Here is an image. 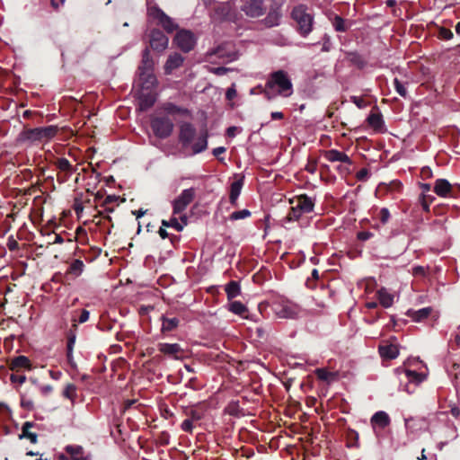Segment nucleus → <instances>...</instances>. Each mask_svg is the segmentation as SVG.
Segmentation results:
<instances>
[{
	"instance_id": "ea45409f",
	"label": "nucleus",
	"mask_w": 460,
	"mask_h": 460,
	"mask_svg": "<svg viewBox=\"0 0 460 460\" xmlns=\"http://www.w3.org/2000/svg\"><path fill=\"white\" fill-rule=\"evenodd\" d=\"M296 308L291 305H283L282 308L278 312V315L280 318H296L297 315Z\"/></svg>"
},
{
	"instance_id": "09e8293b",
	"label": "nucleus",
	"mask_w": 460,
	"mask_h": 460,
	"mask_svg": "<svg viewBox=\"0 0 460 460\" xmlns=\"http://www.w3.org/2000/svg\"><path fill=\"white\" fill-rule=\"evenodd\" d=\"M435 198L431 195L421 194L420 197V205L425 212H429V206Z\"/></svg>"
},
{
	"instance_id": "72a5a7b5",
	"label": "nucleus",
	"mask_w": 460,
	"mask_h": 460,
	"mask_svg": "<svg viewBox=\"0 0 460 460\" xmlns=\"http://www.w3.org/2000/svg\"><path fill=\"white\" fill-rule=\"evenodd\" d=\"M431 312H432L431 307H424V308H421L417 311L410 310L407 314L409 316H411L413 319V321L421 322L424 319L428 318L429 316V314H431Z\"/></svg>"
},
{
	"instance_id": "393cba45",
	"label": "nucleus",
	"mask_w": 460,
	"mask_h": 460,
	"mask_svg": "<svg viewBox=\"0 0 460 460\" xmlns=\"http://www.w3.org/2000/svg\"><path fill=\"white\" fill-rule=\"evenodd\" d=\"M243 185V178L236 180L231 183L229 201L233 206H236V201L241 193Z\"/></svg>"
},
{
	"instance_id": "6e6552de",
	"label": "nucleus",
	"mask_w": 460,
	"mask_h": 460,
	"mask_svg": "<svg viewBox=\"0 0 460 460\" xmlns=\"http://www.w3.org/2000/svg\"><path fill=\"white\" fill-rule=\"evenodd\" d=\"M173 42L181 51L189 53L196 45V38L190 31L181 30L176 33Z\"/></svg>"
},
{
	"instance_id": "3c124183",
	"label": "nucleus",
	"mask_w": 460,
	"mask_h": 460,
	"mask_svg": "<svg viewBox=\"0 0 460 460\" xmlns=\"http://www.w3.org/2000/svg\"><path fill=\"white\" fill-rule=\"evenodd\" d=\"M394 85L395 91L398 93V94L403 98H406L407 90L404 87V85L399 81V79L394 78Z\"/></svg>"
},
{
	"instance_id": "0e129e2a",
	"label": "nucleus",
	"mask_w": 460,
	"mask_h": 460,
	"mask_svg": "<svg viewBox=\"0 0 460 460\" xmlns=\"http://www.w3.org/2000/svg\"><path fill=\"white\" fill-rule=\"evenodd\" d=\"M368 170L367 168H362L357 172L356 177L358 181H364L368 178Z\"/></svg>"
},
{
	"instance_id": "a211bd4d",
	"label": "nucleus",
	"mask_w": 460,
	"mask_h": 460,
	"mask_svg": "<svg viewBox=\"0 0 460 460\" xmlns=\"http://www.w3.org/2000/svg\"><path fill=\"white\" fill-rule=\"evenodd\" d=\"M183 61L184 58L177 52L169 55L164 66V74L171 75L173 70L182 66Z\"/></svg>"
},
{
	"instance_id": "a19ab883",
	"label": "nucleus",
	"mask_w": 460,
	"mask_h": 460,
	"mask_svg": "<svg viewBox=\"0 0 460 460\" xmlns=\"http://www.w3.org/2000/svg\"><path fill=\"white\" fill-rule=\"evenodd\" d=\"M229 311L237 315H243L244 313L248 312V309L242 302L233 301L229 304Z\"/></svg>"
},
{
	"instance_id": "a18cd8bd",
	"label": "nucleus",
	"mask_w": 460,
	"mask_h": 460,
	"mask_svg": "<svg viewBox=\"0 0 460 460\" xmlns=\"http://www.w3.org/2000/svg\"><path fill=\"white\" fill-rule=\"evenodd\" d=\"M26 376L23 372H12L10 375V381L13 385H18L22 386V385L26 381Z\"/></svg>"
},
{
	"instance_id": "a878e982",
	"label": "nucleus",
	"mask_w": 460,
	"mask_h": 460,
	"mask_svg": "<svg viewBox=\"0 0 460 460\" xmlns=\"http://www.w3.org/2000/svg\"><path fill=\"white\" fill-rule=\"evenodd\" d=\"M51 164L59 172H75V166H73L71 163L65 157H57L51 162Z\"/></svg>"
},
{
	"instance_id": "e433bc0d",
	"label": "nucleus",
	"mask_w": 460,
	"mask_h": 460,
	"mask_svg": "<svg viewBox=\"0 0 460 460\" xmlns=\"http://www.w3.org/2000/svg\"><path fill=\"white\" fill-rule=\"evenodd\" d=\"M84 264L83 261L76 259L71 262V264L68 267L66 273L73 275L74 277H77V276L81 275V273L84 270Z\"/></svg>"
},
{
	"instance_id": "680f3d73",
	"label": "nucleus",
	"mask_w": 460,
	"mask_h": 460,
	"mask_svg": "<svg viewBox=\"0 0 460 460\" xmlns=\"http://www.w3.org/2000/svg\"><path fill=\"white\" fill-rule=\"evenodd\" d=\"M7 247L10 251H16L19 249V243L13 238V235L8 237Z\"/></svg>"
},
{
	"instance_id": "e2e57ef3",
	"label": "nucleus",
	"mask_w": 460,
	"mask_h": 460,
	"mask_svg": "<svg viewBox=\"0 0 460 460\" xmlns=\"http://www.w3.org/2000/svg\"><path fill=\"white\" fill-rule=\"evenodd\" d=\"M305 170L310 173H314L317 170V162L314 159H309L305 165Z\"/></svg>"
},
{
	"instance_id": "5fc2aeb1",
	"label": "nucleus",
	"mask_w": 460,
	"mask_h": 460,
	"mask_svg": "<svg viewBox=\"0 0 460 460\" xmlns=\"http://www.w3.org/2000/svg\"><path fill=\"white\" fill-rule=\"evenodd\" d=\"M193 421L194 420L190 418L184 420L181 425V429L185 432L192 433L194 429Z\"/></svg>"
},
{
	"instance_id": "4be33fe9",
	"label": "nucleus",
	"mask_w": 460,
	"mask_h": 460,
	"mask_svg": "<svg viewBox=\"0 0 460 460\" xmlns=\"http://www.w3.org/2000/svg\"><path fill=\"white\" fill-rule=\"evenodd\" d=\"M208 134L207 129H203L199 132L196 142L191 146L194 155L199 154L208 148Z\"/></svg>"
},
{
	"instance_id": "ddd939ff",
	"label": "nucleus",
	"mask_w": 460,
	"mask_h": 460,
	"mask_svg": "<svg viewBox=\"0 0 460 460\" xmlns=\"http://www.w3.org/2000/svg\"><path fill=\"white\" fill-rule=\"evenodd\" d=\"M66 454L59 455V460H88L83 447L78 445H67L65 447Z\"/></svg>"
},
{
	"instance_id": "774afa93",
	"label": "nucleus",
	"mask_w": 460,
	"mask_h": 460,
	"mask_svg": "<svg viewBox=\"0 0 460 460\" xmlns=\"http://www.w3.org/2000/svg\"><path fill=\"white\" fill-rule=\"evenodd\" d=\"M89 315H90L89 311H87L86 309H83L80 313L78 322L80 323H84L87 322L89 320Z\"/></svg>"
},
{
	"instance_id": "58836bf2",
	"label": "nucleus",
	"mask_w": 460,
	"mask_h": 460,
	"mask_svg": "<svg viewBox=\"0 0 460 460\" xmlns=\"http://www.w3.org/2000/svg\"><path fill=\"white\" fill-rule=\"evenodd\" d=\"M405 375L408 378V380L411 382V383H414L416 385H419L420 384L421 382H423L426 378V375L423 374V373H419L417 371H414V370H405Z\"/></svg>"
},
{
	"instance_id": "9d476101",
	"label": "nucleus",
	"mask_w": 460,
	"mask_h": 460,
	"mask_svg": "<svg viewBox=\"0 0 460 460\" xmlns=\"http://www.w3.org/2000/svg\"><path fill=\"white\" fill-rule=\"evenodd\" d=\"M20 395L21 407L26 411H33L35 408V396L38 389L34 386L26 385L24 387L18 388L15 386Z\"/></svg>"
},
{
	"instance_id": "de8ad7c7",
	"label": "nucleus",
	"mask_w": 460,
	"mask_h": 460,
	"mask_svg": "<svg viewBox=\"0 0 460 460\" xmlns=\"http://www.w3.org/2000/svg\"><path fill=\"white\" fill-rule=\"evenodd\" d=\"M437 36L440 40H449L453 38L454 34L450 29L438 26Z\"/></svg>"
},
{
	"instance_id": "052dcab7",
	"label": "nucleus",
	"mask_w": 460,
	"mask_h": 460,
	"mask_svg": "<svg viewBox=\"0 0 460 460\" xmlns=\"http://www.w3.org/2000/svg\"><path fill=\"white\" fill-rule=\"evenodd\" d=\"M315 374L320 380H323V381L328 380V378L331 375L330 372H328L326 369H323V368H317L315 371Z\"/></svg>"
},
{
	"instance_id": "79ce46f5",
	"label": "nucleus",
	"mask_w": 460,
	"mask_h": 460,
	"mask_svg": "<svg viewBox=\"0 0 460 460\" xmlns=\"http://www.w3.org/2000/svg\"><path fill=\"white\" fill-rule=\"evenodd\" d=\"M139 79L142 81L143 85L146 89H148L151 86H154L156 84V77L154 75L153 71H146L145 75L139 76Z\"/></svg>"
},
{
	"instance_id": "bf43d9fd",
	"label": "nucleus",
	"mask_w": 460,
	"mask_h": 460,
	"mask_svg": "<svg viewBox=\"0 0 460 460\" xmlns=\"http://www.w3.org/2000/svg\"><path fill=\"white\" fill-rule=\"evenodd\" d=\"M350 101L359 109L366 107V101L362 97L351 96Z\"/></svg>"
},
{
	"instance_id": "49530a36",
	"label": "nucleus",
	"mask_w": 460,
	"mask_h": 460,
	"mask_svg": "<svg viewBox=\"0 0 460 460\" xmlns=\"http://www.w3.org/2000/svg\"><path fill=\"white\" fill-rule=\"evenodd\" d=\"M162 226L164 227H173L178 232H181L183 229V225H181L176 217H172L170 220L163 219Z\"/></svg>"
},
{
	"instance_id": "473e14b6",
	"label": "nucleus",
	"mask_w": 460,
	"mask_h": 460,
	"mask_svg": "<svg viewBox=\"0 0 460 460\" xmlns=\"http://www.w3.org/2000/svg\"><path fill=\"white\" fill-rule=\"evenodd\" d=\"M371 422L381 428H385L390 424V417L385 411H377L372 416Z\"/></svg>"
},
{
	"instance_id": "b1692460",
	"label": "nucleus",
	"mask_w": 460,
	"mask_h": 460,
	"mask_svg": "<svg viewBox=\"0 0 460 460\" xmlns=\"http://www.w3.org/2000/svg\"><path fill=\"white\" fill-rule=\"evenodd\" d=\"M206 411L207 407L205 403L199 402L186 411V415H188L194 421H198L204 418Z\"/></svg>"
},
{
	"instance_id": "1a4fd4ad",
	"label": "nucleus",
	"mask_w": 460,
	"mask_h": 460,
	"mask_svg": "<svg viewBox=\"0 0 460 460\" xmlns=\"http://www.w3.org/2000/svg\"><path fill=\"white\" fill-rule=\"evenodd\" d=\"M195 195L196 191L194 188L183 190L180 196H178L172 202L173 215H178L183 212L193 201Z\"/></svg>"
},
{
	"instance_id": "412c9836",
	"label": "nucleus",
	"mask_w": 460,
	"mask_h": 460,
	"mask_svg": "<svg viewBox=\"0 0 460 460\" xmlns=\"http://www.w3.org/2000/svg\"><path fill=\"white\" fill-rule=\"evenodd\" d=\"M156 101L155 95L151 93H141L138 96V106L141 111H146L154 106Z\"/></svg>"
},
{
	"instance_id": "4d7b16f0",
	"label": "nucleus",
	"mask_w": 460,
	"mask_h": 460,
	"mask_svg": "<svg viewBox=\"0 0 460 460\" xmlns=\"http://www.w3.org/2000/svg\"><path fill=\"white\" fill-rule=\"evenodd\" d=\"M74 172H58L57 174V180L59 183L67 181Z\"/></svg>"
},
{
	"instance_id": "37998d69",
	"label": "nucleus",
	"mask_w": 460,
	"mask_h": 460,
	"mask_svg": "<svg viewBox=\"0 0 460 460\" xmlns=\"http://www.w3.org/2000/svg\"><path fill=\"white\" fill-rule=\"evenodd\" d=\"M62 395L74 402L77 395L76 386L74 384H67L62 392Z\"/></svg>"
},
{
	"instance_id": "bb28decb",
	"label": "nucleus",
	"mask_w": 460,
	"mask_h": 460,
	"mask_svg": "<svg viewBox=\"0 0 460 460\" xmlns=\"http://www.w3.org/2000/svg\"><path fill=\"white\" fill-rule=\"evenodd\" d=\"M346 447L349 448H359V435L352 429H348L345 433Z\"/></svg>"
},
{
	"instance_id": "6e6d98bb",
	"label": "nucleus",
	"mask_w": 460,
	"mask_h": 460,
	"mask_svg": "<svg viewBox=\"0 0 460 460\" xmlns=\"http://www.w3.org/2000/svg\"><path fill=\"white\" fill-rule=\"evenodd\" d=\"M73 208L75 214L79 217L84 211V205L80 199H75Z\"/></svg>"
},
{
	"instance_id": "8fccbe9b",
	"label": "nucleus",
	"mask_w": 460,
	"mask_h": 460,
	"mask_svg": "<svg viewBox=\"0 0 460 460\" xmlns=\"http://www.w3.org/2000/svg\"><path fill=\"white\" fill-rule=\"evenodd\" d=\"M250 216H251L250 210L243 209V210H238V211L233 212L229 216V219L232 221H235V220L244 219L246 217H249Z\"/></svg>"
},
{
	"instance_id": "f3484780",
	"label": "nucleus",
	"mask_w": 460,
	"mask_h": 460,
	"mask_svg": "<svg viewBox=\"0 0 460 460\" xmlns=\"http://www.w3.org/2000/svg\"><path fill=\"white\" fill-rule=\"evenodd\" d=\"M434 192L439 197H454V187L446 179H438L434 184Z\"/></svg>"
},
{
	"instance_id": "4c0bfd02",
	"label": "nucleus",
	"mask_w": 460,
	"mask_h": 460,
	"mask_svg": "<svg viewBox=\"0 0 460 460\" xmlns=\"http://www.w3.org/2000/svg\"><path fill=\"white\" fill-rule=\"evenodd\" d=\"M349 61L358 69H363L367 66V61L357 52H351L348 55Z\"/></svg>"
},
{
	"instance_id": "2eb2a0df",
	"label": "nucleus",
	"mask_w": 460,
	"mask_h": 460,
	"mask_svg": "<svg viewBox=\"0 0 460 460\" xmlns=\"http://www.w3.org/2000/svg\"><path fill=\"white\" fill-rule=\"evenodd\" d=\"M9 369L12 372H23L24 370H31L32 364L26 356L20 355L10 358L8 361Z\"/></svg>"
},
{
	"instance_id": "2f4dec72",
	"label": "nucleus",
	"mask_w": 460,
	"mask_h": 460,
	"mask_svg": "<svg viewBox=\"0 0 460 460\" xmlns=\"http://www.w3.org/2000/svg\"><path fill=\"white\" fill-rule=\"evenodd\" d=\"M367 123L376 131L381 132L384 127V119L381 113H370L367 119Z\"/></svg>"
},
{
	"instance_id": "f704fd0d",
	"label": "nucleus",
	"mask_w": 460,
	"mask_h": 460,
	"mask_svg": "<svg viewBox=\"0 0 460 460\" xmlns=\"http://www.w3.org/2000/svg\"><path fill=\"white\" fill-rule=\"evenodd\" d=\"M377 298L379 300V303L384 306L385 308H388L392 306L394 303V296L389 294L386 289L381 288L377 291Z\"/></svg>"
},
{
	"instance_id": "c756f323",
	"label": "nucleus",
	"mask_w": 460,
	"mask_h": 460,
	"mask_svg": "<svg viewBox=\"0 0 460 460\" xmlns=\"http://www.w3.org/2000/svg\"><path fill=\"white\" fill-rule=\"evenodd\" d=\"M163 110L170 115L179 114L181 116H190V112L188 109L175 105L172 102H165Z\"/></svg>"
},
{
	"instance_id": "aec40b11",
	"label": "nucleus",
	"mask_w": 460,
	"mask_h": 460,
	"mask_svg": "<svg viewBox=\"0 0 460 460\" xmlns=\"http://www.w3.org/2000/svg\"><path fill=\"white\" fill-rule=\"evenodd\" d=\"M154 66L155 62L150 55V49L146 47L142 52V60L138 66L139 76L145 75L146 71H153Z\"/></svg>"
},
{
	"instance_id": "69168bd1",
	"label": "nucleus",
	"mask_w": 460,
	"mask_h": 460,
	"mask_svg": "<svg viewBox=\"0 0 460 460\" xmlns=\"http://www.w3.org/2000/svg\"><path fill=\"white\" fill-rule=\"evenodd\" d=\"M226 151V147L224 146H218L217 148L213 149V155L218 159L219 162L223 163L224 158L219 157L220 155L224 154Z\"/></svg>"
},
{
	"instance_id": "13d9d810",
	"label": "nucleus",
	"mask_w": 460,
	"mask_h": 460,
	"mask_svg": "<svg viewBox=\"0 0 460 460\" xmlns=\"http://www.w3.org/2000/svg\"><path fill=\"white\" fill-rule=\"evenodd\" d=\"M38 390L43 396H49L53 392L54 387L51 385H44L39 386Z\"/></svg>"
},
{
	"instance_id": "338daca9",
	"label": "nucleus",
	"mask_w": 460,
	"mask_h": 460,
	"mask_svg": "<svg viewBox=\"0 0 460 460\" xmlns=\"http://www.w3.org/2000/svg\"><path fill=\"white\" fill-rule=\"evenodd\" d=\"M236 94L237 93L234 88V84H232V86L226 90V98L229 101H232L236 96Z\"/></svg>"
},
{
	"instance_id": "5701e85b",
	"label": "nucleus",
	"mask_w": 460,
	"mask_h": 460,
	"mask_svg": "<svg viewBox=\"0 0 460 460\" xmlns=\"http://www.w3.org/2000/svg\"><path fill=\"white\" fill-rule=\"evenodd\" d=\"M380 356L385 359H394L399 355L398 347L394 344H383L378 348Z\"/></svg>"
},
{
	"instance_id": "c03bdc74",
	"label": "nucleus",
	"mask_w": 460,
	"mask_h": 460,
	"mask_svg": "<svg viewBox=\"0 0 460 460\" xmlns=\"http://www.w3.org/2000/svg\"><path fill=\"white\" fill-rule=\"evenodd\" d=\"M332 25L336 31L344 32V31H348V26L346 24L345 19H343L340 15H335V17L332 21Z\"/></svg>"
},
{
	"instance_id": "f03ea898",
	"label": "nucleus",
	"mask_w": 460,
	"mask_h": 460,
	"mask_svg": "<svg viewBox=\"0 0 460 460\" xmlns=\"http://www.w3.org/2000/svg\"><path fill=\"white\" fill-rule=\"evenodd\" d=\"M290 203L293 206L288 213L287 219L288 221H296L303 214H308L314 211L315 199L306 194H301L290 199Z\"/></svg>"
},
{
	"instance_id": "7c9ffc66",
	"label": "nucleus",
	"mask_w": 460,
	"mask_h": 460,
	"mask_svg": "<svg viewBox=\"0 0 460 460\" xmlns=\"http://www.w3.org/2000/svg\"><path fill=\"white\" fill-rule=\"evenodd\" d=\"M281 17V11L279 7L271 8L265 18V24L268 27L277 26L279 23V19Z\"/></svg>"
},
{
	"instance_id": "20e7f679",
	"label": "nucleus",
	"mask_w": 460,
	"mask_h": 460,
	"mask_svg": "<svg viewBox=\"0 0 460 460\" xmlns=\"http://www.w3.org/2000/svg\"><path fill=\"white\" fill-rule=\"evenodd\" d=\"M58 132V128L56 125L48 127H40L34 128H25L19 135L20 141H41L53 138Z\"/></svg>"
},
{
	"instance_id": "dca6fc26",
	"label": "nucleus",
	"mask_w": 460,
	"mask_h": 460,
	"mask_svg": "<svg viewBox=\"0 0 460 460\" xmlns=\"http://www.w3.org/2000/svg\"><path fill=\"white\" fill-rule=\"evenodd\" d=\"M158 350L165 356L174 359H180L183 357V349L178 343H159Z\"/></svg>"
},
{
	"instance_id": "6ab92c4d",
	"label": "nucleus",
	"mask_w": 460,
	"mask_h": 460,
	"mask_svg": "<svg viewBox=\"0 0 460 460\" xmlns=\"http://www.w3.org/2000/svg\"><path fill=\"white\" fill-rule=\"evenodd\" d=\"M323 156L325 157L326 160L332 163L341 162L349 165L352 164V161L349 158V156L337 149H330L324 151Z\"/></svg>"
},
{
	"instance_id": "f257e3e1",
	"label": "nucleus",
	"mask_w": 460,
	"mask_h": 460,
	"mask_svg": "<svg viewBox=\"0 0 460 460\" xmlns=\"http://www.w3.org/2000/svg\"><path fill=\"white\" fill-rule=\"evenodd\" d=\"M263 93L270 101L275 95L289 97L293 93V84L288 72L279 69L269 75Z\"/></svg>"
},
{
	"instance_id": "603ef678",
	"label": "nucleus",
	"mask_w": 460,
	"mask_h": 460,
	"mask_svg": "<svg viewBox=\"0 0 460 460\" xmlns=\"http://www.w3.org/2000/svg\"><path fill=\"white\" fill-rule=\"evenodd\" d=\"M390 217V211L386 208H381L377 215L378 219L383 225H385L389 221Z\"/></svg>"
},
{
	"instance_id": "4468645a",
	"label": "nucleus",
	"mask_w": 460,
	"mask_h": 460,
	"mask_svg": "<svg viewBox=\"0 0 460 460\" xmlns=\"http://www.w3.org/2000/svg\"><path fill=\"white\" fill-rule=\"evenodd\" d=\"M75 329H76V324L75 323V320H73L71 328L66 332V360L72 368H75L76 367L73 356V350L76 339Z\"/></svg>"
},
{
	"instance_id": "c9c22d12",
	"label": "nucleus",
	"mask_w": 460,
	"mask_h": 460,
	"mask_svg": "<svg viewBox=\"0 0 460 460\" xmlns=\"http://www.w3.org/2000/svg\"><path fill=\"white\" fill-rule=\"evenodd\" d=\"M228 300H232L240 295L241 288L237 281L231 280L225 288Z\"/></svg>"
},
{
	"instance_id": "423d86ee",
	"label": "nucleus",
	"mask_w": 460,
	"mask_h": 460,
	"mask_svg": "<svg viewBox=\"0 0 460 460\" xmlns=\"http://www.w3.org/2000/svg\"><path fill=\"white\" fill-rule=\"evenodd\" d=\"M147 15L155 20L157 25L162 26L167 33H172L178 29V24L157 5L148 6Z\"/></svg>"
},
{
	"instance_id": "39448f33",
	"label": "nucleus",
	"mask_w": 460,
	"mask_h": 460,
	"mask_svg": "<svg viewBox=\"0 0 460 460\" xmlns=\"http://www.w3.org/2000/svg\"><path fill=\"white\" fill-rule=\"evenodd\" d=\"M150 127L157 138L165 139L172 135L174 124L167 116H152Z\"/></svg>"
},
{
	"instance_id": "0eeeda50",
	"label": "nucleus",
	"mask_w": 460,
	"mask_h": 460,
	"mask_svg": "<svg viewBox=\"0 0 460 460\" xmlns=\"http://www.w3.org/2000/svg\"><path fill=\"white\" fill-rule=\"evenodd\" d=\"M148 42L149 49L162 53L168 48L169 39L161 30L154 28L148 34Z\"/></svg>"
},
{
	"instance_id": "7ed1b4c3",
	"label": "nucleus",
	"mask_w": 460,
	"mask_h": 460,
	"mask_svg": "<svg viewBox=\"0 0 460 460\" xmlns=\"http://www.w3.org/2000/svg\"><path fill=\"white\" fill-rule=\"evenodd\" d=\"M305 4L295 6L291 17L296 23V30L302 37H306L313 31L314 16L307 12Z\"/></svg>"
},
{
	"instance_id": "c85d7f7f",
	"label": "nucleus",
	"mask_w": 460,
	"mask_h": 460,
	"mask_svg": "<svg viewBox=\"0 0 460 460\" xmlns=\"http://www.w3.org/2000/svg\"><path fill=\"white\" fill-rule=\"evenodd\" d=\"M34 426L33 422L26 421L23 423L22 427V433L19 435V438H28L31 443L36 444L38 442V435L36 433L31 432L30 429Z\"/></svg>"
},
{
	"instance_id": "9b49d317",
	"label": "nucleus",
	"mask_w": 460,
	"mask_h": 460,
	"mask_svg": "<svg viewBox=\"0 0 460 460\" xmlns=\"http://www.w3.org/2000/svg\"><path fill=\"white\" fill-rule=\"evenodd\" d=\"M197 130L190 122H182L179 126V141L183 147L190 146L192 143Z\"/></svg>"
},
{
	"instance_id": "f8f14e48",
	"label": "nucleus",
	"mask_w": 460,
	"mask_h": 460,
	"mask_svg": "<svg viewBox=\"0 0 460 460\" xmlns=\"http://www.w3.org/2000/svg\"><path fill=\"white\" fill-rule=\"evenodd\" d=\"M242 11L244 12L247 16L255 18L264 14L266 6L264 5L263 0H248L242 6Z\"/></svg>"
},
{
	"instance_id": "cd10ccee",
	"label": "nucleus",
	"mask_w": 460,
	"mask_h": 460,
	"mask_svg": "<svg viewBox=\"0 0 460 460\" xmlns=\"http://www.w3.org/2000/svg\"><path fill=\"white\" fill-rule=\"evenodd\" d=\"M161 321H162L161 331L164 333L175 330L180 324V320L177 317L169 318L166 315H162Z\"/></svg>"
},
{
	"instance_id": "864d4df0",
	"label": "nucleus",
	"mask_w": 460,
	"mask_h": 460,
	"mask_svg": "<svg viewBox=\"0 0 460 460\" xmlns=\"http://www.w3.org/2000/svg\"><path fill=\"white\" fill-rule=\"evenodd\" d=\"M255 333H256V337L261 341H266L268 339V336H269V331L266 327H262V326H259L256 328V331H255Z\"/></svg>"
}]
</instances>
